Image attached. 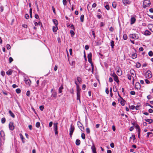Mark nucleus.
Returning a JSON list of instances; mask_svg holds the SVG:
<instances>
[{
  "instance_id": "f257e3e1",
  "label": "nucleus",
  "mask_w": 153,
  "mask_h": 153,
  "mask_svg": "<svg viewBox=\"0 0 153 153\" xmlns=\"http://www.w3.org/2000/svg\"><path fill=\"white\" fill-rule=\"evenodd\" d=\"M151 4L150 1L149 0H145L143 3V7L146 8L147 7H148Z\"/></svg>"
},
{
  "instance_id": "f03ea898",
  "label": "nucleus",
  "mask_w": 153,
  "mask_h": 153,
  "mask_svg": "<svg viewBox=\"0 0 153 153\" xmlns=\"http://www.w3.org/2000/svg\"><path fill=\"white\" fill-rule=\"evenodd\" d=\"M69 130H70V133H69L70 137L71 138L73 133L74 131V126H72V124L71 125V127H70V128Z\"/></svg>"
},
{
  "instance_id": "7ed1b4c3",
  "label": "nucleus",
  "mask_w": 153,
  "mask_h": 153,
  "mask_svg": "<svg viewBox=\"0 0 153 153\" xmlns=\"http://www.w3.org/2000/svg\"><path fill=\"white\" fill-rule=\"evenodd\" d=\"M129 37L134 39H137L139 38L138 35L135 33L130 34L129 35Z\"/></svg>"
},
{
  "instance_id": "20e7f679",
  "label": "nucleus",
  "mask_w": 153,
  "mask_h": 153,
  "mask_svg": "<svg viewBox=\"0 0 153 153\" xmlns=\"http://www.w3.org/2000/svg\"><path fill=\"white\" fill-rule=\"evenodd\" d=\"M54 125H53V127H54V130L55 131V134L56 135H57L58 134V131H57V129H58V127H57V125L58 123H54Z\"/></svg>"
},
{
  "instance_id": "39448f33",
  "label": "nucleus",
  "mask_w": 153,
  "mask_h": 153,
  "mask_svg": "<svg viewBox=\"0 0 153 153\" xmlns=\"http://www.w3.org/2000/svg\"><path fill=\"white\" fill-rule=\"evenodd\" d=\"M146 77L147 78H150L152 77V74L150 71H148L146 73Z\"/></svg>"
},
{
  "instance_id": "423d86ee",
  "label": "nucleus",
  "mask_w": 153,
  "mask_h": 153,
  "mask_svg": "<svg viewBox=\"0 0 153 153\" xmlns=\"http://www.w3.org/2000/svg\"><path fill=\"white\" fill-rule=\"evenodd\" d=\"M24 80L26 84L30 85L31 82L30 79L25 78Z\"/></svg>"
},
{
  "instance_id": "0eeeda50",
  "label": "nucleus",
  "mask_w": 153,
  "mask_h": 153,
  "mask_svg": "<svg viewBox=\"0 0 153 153\" xmlns=\"http://www.w3.org/2000/svg\"><path fill=\"white\" fill-rule=\"evenodd\" d=\"M9 129L13 130L14 129V126L13 125V123L12 122H10L9 124Z\"/></svg>"
},
{
  "instance_id": "6e6552de",
  "label": "nucleus",
  "mask_w": 153,
  "mask_h": 153,
  "mask_svg": "<svg viewBox=\"0 0 153 153\" xmlns=\"http://www.w3.org/2000/svg\"><path fill=\"white\" fill-rule=\"evenodd\" d=\"M93 145H92L91 147V149H92L93 153H97L96 149L95 146L94 144L93 143Z\"/></svg>"
},
{
  "instance_id": "1a4fd4ad",
  "label": "nucleus",
  "mask_w": 153,
  "mask_h": 153,
  "mask_svg": "<svg viewBox=\"0 0 153 153\" xmlns=\"http://www.w3.org/2000/svg\"><path fill=\"white\" fill-rule=\"evenodd\" d=\"M76 94H77L76 99H77V100H79V102H80V92H77Z\"/></svg>"
},
{
  "instance_id": "9d476101",
  "label": "nucleus",
  "mask_w": 153,
  "mask_h": 153,
  "mask_svg": "<svg viewBox=\"0 0 153 153\" xmlns=\"http://www.w3.org/2000/svg\"><path fill=\"white\" fill-rule=\"evenodd\" d=\"M141 86L139 82H136L135 83V88L137 89H140Z\"/></svg>"
},
{
  "instance_id": "9b49d317",
  "label": "nucleus",
  "mask_w": 153,
  "mask_h": 153,
  "mask_svg": "<svg viewBox=\"0 0 153 153\" xmlns=\"http://www.w3.org/2000/svg\"><path fill=\"white\" fill-rule=\"evenodd\" d=\"M136 21V19L134 17H131V24L132 25Z\"/></svg>"
},
{
  "instance_id": "f8f14e48",
  "label": "nucleus",
  "mask_w": 153,
  "mask_h": 153,
  "mask_svg": "<svg viewBox=\"0 0 153 153\" xmlns=\"http://www.w3.org/2000/svg\"><path fill=\"white\" fill-rule=\"evenodd\" d=\"M123 2L125 4H129L130 1L128 0H123Z\"/></svg>"
},
{
  "instance_id": "ddd939ff",
  "label": "nucleus",
  "mask_w": 153,
  "mask_h": 153,
  "mask_svg": "<svg viewBox=\"0 0 153 153\" xmlns=\"http://www.w3.org/2000/svg\"><path fill=\"white\" fill-rule=\"evenodd\" d=\"M77 125L78 126V127H79V128L80 129H81V128H82V124L79 121H78L77 122Z\"/></svg>"
},
{
  "instance_id": "4468645a",
  "label": "nucleus",
  "mask_w": 153,
  "mask_h": 153,
  "mask_svg": "<svg viewBox=\"0 0 153 153\" xmlns=\"http://www.w3.org/2000/svg\"><path fill=\"white\" fill-rule=\"evenodd\" d=\"M145 120L146 121L149 122V124L152 123L153 122V120L151 119H145Z\"/></svg>"
},
{
  "instance_id": "2eb2a0df",
  "label": "nucleus",
  "mask_w": 153,
  "mask_h": 153,
  "mask_svg": "<svg viewBox=\"0 0 153 153\" xmlns=\"http://www.w3.org/2000/svg\"><path fill=\"white\" fill-rule=\"evenodd\" d=\"M114 80L117 83H119V81L118 79V77L117 76H116L114 77Z\"/></svg>"
},
{
  "instance_id": "dca6fc26",
  "label": "nucleus",
  "mask_w": 153,
  "mask_h": 153,
  "mask_svg": "<svg viewBox=\"0 0 153 153\" xmlns=\"http://www.w3.org/2000/svg\"><path fill=\"white\" fill-rule=\"evenodd\" d=\"M149 28L151 31L153 32V25L151 24L149 25Z\"/></svg>"
},
{
  "instance_id": "f3484780",
  "label": "nucleus",
  "mask_w": 153,
  "mask_h": 153,
  "mask_svg": "<svg viewBox=\"0 0 153 153\" xmlns=\"http://www.w3.org/2000/svg\"><path fill=\"white\" fill-rule=\"evenodd\" d=\"M151 34V32L148 30H146L144 32V34L146 36L149 35Z\"/></svg>"
},
{
  "instance_id": "a211bd4d",
  "label": "nucleus",
  "mask_w": 153,
  "mask_h": 153,
  "mask_svg": "<svg viewBox=\"0 0 153 153\" xmlns=\"http://www.w3.org/2000/svg\"><path fill=\"white\" fill-rule=\"evenodd\" d=\"M12 70L10 69L8 71L6 72V74L8 75H10L12 74Z\"/></svg>"
},
{
  "instance_id": "6ab92c4d",
  "label": "nucleus",
  "mask_w": 153,
  "mask_h": 153,
  "mask_svg": "<svg viewBox=\"0 0 153 153\" xmlns=\"http://www.w3.org/2000/svg\"><path fill=\"white\" fill-rule=\"evenodd\" d=\"M53 22L56 26H57L58 25V22L57 20L56 19H53Z\"/></svg>"
},
{
  "instance_id": "aec40b11",
  "label": "nucleus",
  "mask_w": 153,
  "mask_h": 153,
  "mask_svg": "<svg viewBox=\"0 0 153 153\" xmlns=\"http://www.w3.org/2000/svg\"><path fill=\"white\" fill-rule=\"evenodd\" d=\"M52 96L54 98L56 97H57V93L56 92H53L52 94Z\"/></svg>"
},
{
  "instance_id": "412c9836",
  "label": "nucleus",
  "mask_w": 153,
  "mask_h": 153,
  "mask_svg": "<svg viewBox=\"0 0 153 153\" xmlns=\"http://www.w3.org/2000/svg\"><path fill=\"white\" fill-rule=\"evenodd\" d=\"M80 143V141L78 139H77L76 141V144L77 146H79Z\"/></svg>"
},
{
  "instance_id": "4be33fe9",
  "label": "nucleus",
  "mask_w": 153,
  "mask_h": 153,
  "mask_svg": "<svg viewBox=\"0 0 153 153\" xmlns=\"http://www.w3.org/2000/svg\"><path fill=\"white\" fill-rule=\"evenodd\" d=\"M0 135L2 137H4L5 136V134L4 132L3 131H1L0 132Z\"/></svg>"
},
{
  "instance_id": "5701e85b",
  "label": "nucleus",
  "mask_w": 153,
  "mask_h": 153,
  "mask_svg": "<svg viewBox=\"0 0 153 153\" xmlns=\"http://www.w3.org/2000/svg\"><path fill=\"white\" fill-rule=\"evenodd\" d=\"M9 113L10 114V115L13 117L14 118L15 117V115L11 111V110L9 111Z\"/></svg>"
},
{
  "instance_id": "b1692460",
  "label": "nucleus",
  "mask_w": 153,
  "mask_h": 153,
  "mask_svg": "<svg viewBox=\"0 0 153 153\" xmlns=\"http://www.w3.org/2000/svg\"><path fill=\"white\" fill-rule=\"evenodd\" d=\"M57 29H58L57 26H53V30L54 32H56Z\"/></svg>"
},
{
  "instance_id": "393cba45",
  "label": "nucleus",
  "mask_w": 153,
  "mask_h": 153,
  "mask_svg": "<svg viewBox=\"0 0 153 153\" xmlns=\"http://www.w3.org/2000/svg\"><path fill=\"white\" fill-rule=\"evenodd\" d=\"M63 89L62 85H61L59 89V93H61L62 92V90Z\"/></svg>"
},
{
  "instance_id": "a878e982",
  "label": "nucleus",
  "mask_w": 153,
  "mask_h": 153,
  "mask_svg": "<svg viewBox=\"0 0 153 153\" xmlns=\"http://www.w3.org/2000/svg\"><path fill=\"white\" fill-rule=\"evenodd\" d=\"M114 41L113 40H112L111 42V47L112 48H114Z\"/></svg>"
},
{
  "instance_id": "bb28decb",
  "label": "nucleus",
  "mask_w": 153,
  "mask_h": 153,
  "mask_svg": "<svg viewBox=\"0 0 153 153\" xmlns=\"http://www.w3.org/2000/svg\"><path fill=\"white\" fill-rule=\"evenodd\" d=\"M137 57V54L136 53H133L132 55V58L133 59H134L136 58Z\"/></svg>"
},
{
  "instance_id": "cd10ccee",
  "label": "nucleus",
  "mask_w": 153,
  "mask_h": 153,
  "mask_svg": "<svg viewBox=\"0 0 153 153\" xmlns=\"http://www.w3.org/2000/svg\"><path fill=\"white\" fill-rule=\"evenodd\" d=\"M80 18L81 21L82 22H83L84 20V15H81Z\"/></svg>"
},
{
  "instance_id": "c85d7f7f",
  "label": "nucleus",
  "mask_w": 153,
  "mask_h": 153,
  "mask_svg": "<svg viewBox=\"0 0 153 153\" xmlns=\"http://www.w3.org/2000/svg\"><path fill=\"white\" fill-rule=\"evenodd\" d=\"M140 66H141V65L140 62H138L136 63V67L137 68H139L140 67Z\"/></svg>"
},
{
  "instance_id": "c756f323",
  "label": "nucleus",
  "mask_w": 153,
  "mask_h": 153,
  "mask_svg": "<svg viewBox=\"0 0 153 153\" xmlns=\"http://www.w3.org/2000/svg\"><path fill=\"white\" fill-rule=\"evenodd\" d=\"M77 80L80 83H81L82 82L81 78L79 77H77Z\"/></svg>"
},
{
  "instance_id": "7c9ffc66",
  "label": "nucleus",
  "mask_w": 153,
  "mask_h": 153,
  "mask_svg": "<svg viewBox=\"0 0 153 153\" xmlns=\"http://www.w3.org/2000/svg\"><path fill=\"white\" fill-rule=\"evenodd\" d=\"M92 53H89L88 55V59H91V58H92Z\"/></svg>"
},
{
  "instance_id": "2f4dec72",
  "label": "nucleus",
  "mask_w": 153,
  "mask_h": 153,
  "mask_svg": "<svg viewBox=\"0 0 153 153\" xmlns=\"http://www.w3.org/2000/svg\"><path fill=\"white\" fill-rule=\"evenodd\" d=\"M123 38L124 40H126L127 39V36L126 34H124L123 35Z\"/></svg>"
},
{
  "instance_id": "473e14b6",
  "label": "nucleus",
  "mask_w": 153,
  "mask_h": 153,
  "mask_svg": "<svg viewBox=\"0 0 153 153\" xmlns=\"http://www.w3.org/2000/svg\"><path fill=\"white\" fill-rule=\"evenodd\" d=\"M130 72L131 75H132L133 76H134V70H131L130 71Z\"/></svg>"
},
{
  "instance_id": "72a5a7b5",
  "label": "nucleus",
  "mask_w": 153,
  "mask_h": 153,
  "mask_svg": "<svg viewBox=\"0 0 153 153\" xmlns=\"http://www.w3.org/2000/svg\"><path fill=\"white\" fill-rule=\"evenodd\" d=\"M40 126V123L39 122H37L36 124V126L37 128H39Z\"/></svg>"
},
{
  "instance_id": "f704fd0d",
  "label": "nucleus",
  "mask_w": 153,
  "mask_h": 153,
  "mask_svg": "<svg viewBox=\"0 0 153 153\" xmlns=\"http://www.w3.org/2000/svg\"><path fill=\"white\" fill-rule=\"evenodd\" d=\"M19 136H20V137L21 139L22 140L23 143H24V142L23 141V139L24 138L23 136L21 134H19Z\"/></svg>"
},
{
  "instance_id": "c9c22d12",
  "label": "nucleus",
  "mask_w": 153,
  "mask_h": 153,
  "mask_svg": "<svg viewBox=\"0 0 153 153\" xmlns=\"http://www.w3.org/2000/svg\"><path fill=\"white\" fill-rule=\"evenodd\" d=\"M6 121L5 118L4 117L2 118L1 119V121L2 123H5Z\"/></svg>"
},
{
  "instance_id": "e433bc0d",
  "label": "nucleus",
  "mask_w": 153,
  "mask_h": 153,
  "mask_svg": "<svg viewBox=\"0 0 153 153\" xmlns=\"http://www.w3.org/2000/svg\"><path fill=\"white\" fill-rule=\"evenodd\" d=\"M149 55L150 56H153V53L152 51H150L148 53Z\"/></svg>"
},
{
  "instance_id": "4c0bfd02",
  "label": "nucleus",
  "mask_w": 153,
  "mask_h": 153,
  "mask_svg": "<svg viewBox=\"0 0 153 153\" xmlns=\"http://www.w3.org/2000/svg\"><path fill=\"white\" fill-rule=\"evenodd\" d=\"M117 72L118 76H120L122 74L121 72H120V71L119 70H117Z\"/></svg>"
},
{
  "instance_id": "58836bf2",
  "label": "nucleus",
  "mask_w": 153,
  "mask_h": 153,
  "mask_svg": "<svg viewBox=\"0 0 153 153\" xmlns=\"http://www.w3.org/2000/svg\"><path fill=\"white\" fill-rule=\"evenodd\" d=\"M30 17L31 18H32V9L31 8H30Z\"/></svg>"
},
{
  "instance_id": "ea45409f",
  "label": "nucleus",
  "mask_w": 153,
  "mask_h": 153,
  "mask_svg": "<svg viewBox=\"0 0 153 153\" xmlns=\"http://www.w3.org/2000/svg\"><path fill=\"white\" fill-rule=\"evenodd\" d=\"M81 91V89L79 87V86H77V87H76V92H80Z\"/></svg>"
},
{
  "instance_id": "a19ab883",
  "label": "nucleus",
  "mask_w": 153,
  "mask_h": 153,
  "mask_svg": "<svg viewBox=\"0 0 153 153\" xmlns=\"http://www.w3.org/2000/svg\"><path fill=\"white\" fill-rule=\"evenodd\" d=\"M44 105H41L39 106V108L40 110L42 111L44 108Z\"/></svg>"
},
{
  "instance_id": "79ce46f5",
  "label": "nucleus",
  "mask_w": 153,
  "mask_h": 153,
  "mask_svg": "<svg viewBox=\"0 0 153 153\" xmlns=\"http://www.w3.org/2000/svg\"><path fill=\"white\" fill-rule=\"evenodd\" d=\"M81 137L83 139H85V135L84 133H82L81 134Z\"/></svg>"
},
{
  "instance_id": "37998d69",
  "label": "nucleus",
  "mask_w": 153,
  "mask_h": 153,
  "mask_svg": "<svg viewBox=\"0 0 153 153\" xmlns=\"http://www.w3.org/2000/svg\"><path fill=\"white\" fill-rule=\"evenodd\" d=\"M16 92L18 93L19 94L21 92V90L19 88H17L16 90Z\"/></svg>"
},
{
  "instance_id": "c03bdc74",
  "label": "nucleus",
  "mask_w": 153,
  "mask_h": 153,
  "mask_svg": "<svg viewBox=\"0 0 153 153\" xmlns=\"http://www.w3.org/2000/svg\"><path fill=\"white\" fill-rule=\"evenodd\" d=\"M105 7L107 10H109L110 9L109 6L108 5H106L105 6Z\"/></svg>"
},
{
  "instance_id": "a18cd8bd",
  "label": "nucleus",
  "mask_w": 153,
  "mask_h": 153,
  "mask_svg": "<svg viewBox=\"0 0 153 153\" xmlns=\"http://www.w3.org/2000/svg\"><path fill=\"white\" fill-rule=\"evenodd\" d=\"M9 63H10L13 61V59L11 57H10L9 58Z\"/></svg>"
},
{
  "instance_id": "49530a36",
  "label": "nucleus",
  "mask_w": 153,
  "mask_h": 153,
  "mask_svg": "<svg viewBox=\"0 0 153 153\" xmlns=\"http://www.w3.org/2000/svg\"><path fill=\"white\" fill-rule=\"evenodd\" d=\"M112 5L114 8H115L116 6V3L115 2H113L112 4Z\"/></svg>"
},
{
  "instance_id": "de8ad7c7",
  "label": "nucleus",
  "mask_w": 153,
  "mask_h": 153,
  "mask_svg": "<svg viewBox=\"0 0 153 153\" xmlns=\"http://www.w3.org/2000/svg\"><path fill=\"white\" fill-rule=\"evenodd\" d=\"M91 33H92V35H93V36H94V38L95 39V38L96 36H95V33L94 31L93 30L92 31Z\"/></svg>"
},
{
  "instance_id": "09e8293b",
  "label": "nucleus",
  "mask_w": 153,
  "mask_h": 153,
  "mask_svg": "<svg viewBox=\"0 0 153 153\" xmlns=\"http://www.w3.org/2000/svg\"><path fill=\"white\" fill-rule=\"evenodd\" d=\"M86 130V131L87 133L89 134L90 133V129L89 128H87Z\"/></svg>"
},
{
  "instance_id": "8fccbe9b",
  "label": "nucleus",
  "mask_w": 153,
  "mask_h": 153,
  "mask_svg": "<svg viewBox=\"0 0 153 153\" xmlns=\"http://www.w3.org/2000/svg\"><path fill=\"white\" fill-rule=\"evenodd\" d=\"M91 64L92 67V72L93 73L94 71V66L93 63Z\"/></svg>"
},
{
  "instance_id": "3c124183",
  "label": "nucleus",
  "mask_w": 153,
  "mask_h": 153,
  "mask_svg": "<svg viewBox=\"0 0 153 153\" xmlns=\"http://www.w3.org/2000/svg\"><path fill=\"white\" fill-rule=\"evenodd\" d=\"M10 48H11V47H10V45L9 44H7V49L8 50H9V49H10Z\"/></svg>"
},
{
  "instance_id": "603ef678",
  "label": "nucleus",
  "mask_w": 153,
  "mask_h": 153,
  "mask_svg": "<svg viewBox=\"0 0 153 153\" xmlns=\"http://www.w3.org/2000/svg\"><path fill=\"white\" fill-rule=\"evenodd\" d=\"M111 75L113 76V77L117 76L116 74L114 73H113L112 74H111Z\"/></svg>"
},
{
  "instance_id": "864d4df0",
  "label": "nucleus",
  "mask_w": 153,
  "mask_h": 153,
  "mask_svg": "<svg viewBox=\"0 0 153 153\" xmlns=\"http://www.w3.org/2000/svg\"><path fill=\"white\" fill-rule=\"evenodd\" d=\"M127 77L128 79L129 80H131V76L129 75V74H127Z\"/></svg>"
},
{
  "instance_id": "5fc2aeb1",
  "label": "nucleus",
  "mask_w": 153,
  "mask_h": 153,
  "mask_svg": "<svg viewBox=\"0 0 153 153\" xmlns=\"http://www.w3.org/2000/svg\"><path fill=\"white\" fill-rule=\"evenodd\" d=\"M113 91L114 92H116L117 91V89L116 86H115L114 87V86L113 87Z\"/></svg>"
},
{
  "instance_id": "6e6d98bb",
  "label": "nucleus",
  "mask_w": 153,
  "mask_h": 153,
  "mask_svg": "<svg viewBox=\"0 0 153 153\" xmlns=\"http://www.w3.org/2000/svg\"><path fill=\"white\" fill-rule=\"evenodd\" d=\"M63 4L65 6L66 4L67 1L66 0H63L62 1Z\"/></svg>"
},
{
  "instance_id": "4d7b16f0",
  "label": "nucleus",
  "mask_w": 153,
  "mask_h": 153,
  "mask_svg": "<svg viewBox=\"0 0 153 153\" xmlns=\"http://www.w3.org/2000/svg\"><path fill=\"white\" fill-rule=\"evenodd\" d=\"M26 95L27 96L29 97L30 95V91H27Z\"/></svg>"
},
{
  "instance_id": "13d9d810",
  "label": "nucleus",
  "mask_w": 153,
  "mask_h": 153,
  "mask_svg": "<svg viewBox=\"0 0 153 153\" xmlns=\"http://www.w3.org/2000/svg\"><path fill=\"white\" fill-rule=\"evenodd\" d=\"M135 93L134 91H131L130 92V94L132 95H134Z\"/></svg>"
},
{
  "instance_id": "bf43d9fd",
  "label": "nucleus",
  "mask_w": 153,
  "mask_h": 153,
  "mask_svg": "<svg viewBox=\"0 0 153 153\" xmlns=\"http://www.w3.org/2000/svg\"><path fill=\"white\" fill-rule=\"evenodd\" d=\"M120 103L122 106H124L125 105V101H121L120 102Z\"/></svg>"
},
{
  "instance_id": "052dcab7",
  "label": "nucleus",
  "mask_w": 153,
  "mask_h": 153,
  "mask_svg": "<svg viewBox=\"0 0 153 153\" xmlns=\"http://www.w3.org/2000/svg\"><path fill=\"white\" fill-rule=\"evenodd\" d=\"M110 146L112 148H114V144L113 143H111L110 144Z\"/></svg>"
},
{
  "instance_id": "680f3d73",
  "label": "nucleus",
  "mask_w": 153,
  "mask_h": 153,
  "mask_svg": "<svg viewBox=\"0 0 153 153\" xmlns=\"http://www.w3.org/2000/svg\"><path fill=\"white\" fill-rule=\"evenodd\" d=\"M0 11L1 12H2L4 10V7L2 6H1L0 7Z\"/></svg>"
},
{
  "instance_id": "e2e57ef3",
  "label": "nucleus",
  "mask_w": 153,
  "mask_h": 153,
  "mask_svg": "<svg viewBox=\"0 0 153 153\" xmlns=\"http://www.w3.org/2000/svg\"><path fill=\"white\" fill-rule=\"evenodd\" d=\"M29 15L28 14H26L25 16V18L26 19H28L29 18Z\"/></svg>"
},
{
  "instance_id": "0e129e2a",
  "label": "nucleus",
  "mask_w": 153,
  "mask_h": 153,
  "mask_svg": "<svg viewBox=\"0 0 153 153\" xmlns=\"http://www.w3.org/2000/svg\"><path fill=\"white\" fill-rule=\"evenodd\" d=\"M1 74L2 76H4L5 74V73L4 71H2L1 72Z\"/></svg>"
},
{
  "instance_id": "69168bd1",
  "label": "nucleus",
  "mask_w": 153,
  "mask_h": 153,
  "mask_svg": "<svg viewBox=\"0 0 153 153\" xmlns=\"http://www.w3.org/2000/svg\"><path fill=\"white\" fill-rule=\"evenodd\" d=\"M105 92L107 94H108L109 92V90H108V88H106Z\"/></svg>"
},
{
  "instance_id": "338daca9",
  "label": "nucleus",
  "mask_w": 153,
  "mask_h": 153,
  "mask_svg": "<svg viewBox=\"0 0 153 153\" xmlns=\"http://www.w3.org/2000/svg\"><path fill=\"white\" fill-rule=\"evenodd\" d=\"M35 17L36 19H39V16L37 14H36L35 15Z\"/></svg>"
},
{
  "instance_id": "774afa93",
  "label": "nucleus",
  "mask_w": 153,
  "mask_h": 153,
  "mask_svg": "<svg viewBox=\"0 0 153 153\" xmlns=\"http://www.w3.org/2000/svg\"><path fill=\"white\" fill-rule=\"evenodd\" d=\"M149 113H152L153 112V110L152 109L150 108L149 110Z\"/></svg>"
}]
</instances>
